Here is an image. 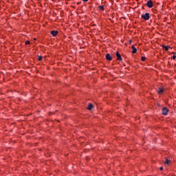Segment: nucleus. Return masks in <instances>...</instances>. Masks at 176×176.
Masks as SVG:
<instances>
[{
    "mask_svg": "<svg viewBox=\"0 0 176 176\" xmlns=\"http://www.w3.org/2000/svg\"><path fill=\"white\" fill-rule=\"evenodd\" d=\"M142 19H143L145 21L149 20L150 19V14L145 13L144 14L142 15Z\"/></svg>",
    "mask_w": 176,
    "mask_h": 176,
    "instance_id": "f257e3e1",
    "label": "nucleus"
},
{
    "mask_svg": "<svg viewBox=\"0 0 176 176\" xmlns=\"http://www.w3.org/2000/svg\"><path fill=\"white\" fill-rule=\"evenodd\" d=\"M168 113V109L167 108H162V115L164 116H167V114Z\"/></svg>",
    "mask_w": 176,
    "mask_h": 176,
    "instance_id": "f03ea898",
    "label": "nucleus"
},
{
    "mask_svg": "<svg viewBox=\"0 0 176 176\" xmlns=\"http://www.w3.org/2000/svg\"><path fill=\"white\" fill-rule=\"evenodd\" d=\"M146 6L147 7H148V8H152L153 7V3H152V1H148L146 3Z\"/></svg>",
    "mask_w": 176,
    "mask_h": 176,
    "instance_id": "7ed1b4c3",
    "label": "nucleus"
},
{
    "mask_svg": "<svg viewBox=\"0 0 176 176\" xmlns=\"http://www.w3.org/2000/svg\"><path fill=\"white\" fill-rule=\"evenodd\" d=\"M116 57L118 60L121 61L122 60V57H121V54H120L119 52H116Z\"/></svg>",
    "mask_w": 176,
    "mask_h": 176,
    "instance_id": "20e7f679",
    "label": "nucleus"
},
{
    "mask_svg": "<svg viewBox=\"0 0 176 176\" xmlns=\"http://www.w3.org/2000/svg\"><path fill=\"white\" fill-rule=\"evenodd\" d=\"M106 60L111 61L112 60V58L110 54H106Z\"/></svg>",
    "mask_w": 176,
    "mask_h": 176,
    "instance_id": "39448f33",
    "label": "nucleus"
},
{
    "mask_svg": "<svg viewBox=\"0 0 176 176\" xmlns=\"http://www.w3.org/2000/svg\"><path fill=\"white\" fill-rule=\"evenodd\" d=\"M157 94L162 95V93H164V89H162V88H159V89H157Z\"/></svg>",
    "mask_w": 176,
    "mask_h": 176,
    "instance_id": "423d86ee",
    "label": "nucleus"
},
{
    "mask_svg": "<svg viewBox=\"0 0 176 176\" xmlns=\"http://www.w3.org/2000/svg\"><path fill=\"white\" fill-rule=\"evenodd\" d=\"M131 49H132V54H136L137 48H135V46L132 45Z\"/></svg>",
    "mask_w": 176,
    "mask_h": 176,
    "instance_id": "0eeeda50",
    "label": "nucleus"
},
{
    "mask_svg": "<svg viewBox=\"0 0 176 176\" xmlns=\"http://www.w3.org/2000/svg\"><path fill=\"white\" fill-rule=\"evenodd\" d=\"M50 34L52 35V36H56L57 34H58V32L57 31H52L50 32Z\"/></svg>",
    "mask_w": 176,
    "mask_h": 176,
    "instance_id": "6e6552de",
    "label": "nucleus"
},
{
    "mask_svg": "<svg viewBox=\"0 0 176 176\" xmlns=\"http://www.w3.org/2000/svg\"><path fill=\"white\" fill-rule=\"evenodd\" d=\"M169 46L162 45V49L165 50L166 52L168 51Z\"/></svg>",
    "mask_w": 176,
    "mask_h": 176,
    "instance_id": "1a4fd4ad",
    "label": "nucleus"
},
{
    "mask_svg": "<svg viewBox=\"0 0 176 176\" xmlns=\"http://www.w3.org/2000/svg\"><path fill=\"white\" fill-rule=\"evenodd\" d=\"M92 108H93V104L89 103V106L87 107V109L91 111V110H92Z\"/></svg>",
    "mask_w": 176,
    "mask_h": 176,
    "instance_id": "9d476101",
    "label": "nucleus"
},
{
    "mask_svg": "<svg viewBox=\"0 0 176 176\" xmlns=\"http://www.w3.org/2000/svg\"><path fill=\"white\" fill-rule=\"evenodd\" d=\"M169 163H170V160H168V159H166V160H165V164L168 165Z\"/></svg>",
    "mask_w": 176,
    "mask_h": 176,
    "instance_id": "9b49d317",
    "label": "nucleus"
},
{
    "mask_svg": "<svg viewBox=\"0 0 176 176\" xmlns=\"http://www.w3.org/2000/svg\"><path fill=\"white\" fill-rule=\"evenodd\" d=\"M99 8H100V10H102V11L104 10V6H99Z\"/></svg>",
    "mask_w": 176,
    "mask_h": 176,
    "instance_id": "f8f14e48",
    "label": "nucleus"
},
{
    "mask_svg": "<svg viewBox=\"0 0 176 176\" xmlns=\"http://www.w3.org/2000/svg\"><path fill=\"white\" fill-rule=\"evenodd\" d=\"M30 42L29 41H26L25 42V45H30Z\"/></svg>",
    "mask_w": 176,
    "mask_h": 176,
    "instance_id": "ddd939ff",
    "label": "nucleus"
},
{
    "mask_svg": "<svg viewBox=\"0 0 176 176\" xmlns=\"http://www.w3.org/2000/svg\"><path fill=\"white\" fill-rule=\"evenodd\" d=\"M38 61H41V60H42V56H38Z\"/></svg>",
    "mask_w": 176,
    "mask_h": 176,
    "instance_id": "4468645a",
    "label": "nucleus"
},
{
    "mask_svg": "<svg viewBox=\"0 0 176 176\" xmlns=\"http://www.w3.org/2000/svg\"><path fill=\"white\" fill-rule=\"evenodd\" d=\"M145 59H146L145 56H142V61H145Z\"/></svg>",
    "mask_w": 176,
    "mask_h": 176,
    "instance_id": "2eb2a0df",
    "label": "nucleus"
},
{
    "mask_svg": "<svg viewBox=\"0 0 176 176\" xmlns=\"http://www.w3.org/2000/svg\"><path fill=\"white\" fill-rule=\"evenodd\" d=\"M172 58H173V60H175V59H176V56H175V55H173V56H172Z\"/></svg>",
    "mask_w": 176,
    "mask_h": 176,
    "instance_id": "dca6fc26",
    "label": "nucleus"
},
{
    "mask_svg": "<svg viewBox=\"0 0 176 176\" xmlns=\"http://www.w3.org/2000/svg\"><path fill=\"white\" fill-rule=\"evenodd\" d=\"M89 0H82V2H87Z\"/></svg>",
    "mask_w": 176,
    "mask_h": 176,
    "instance_id": "f3484780",
    "label": "nucleus"
},
{
    "mask_svg": "<svg viewBox=\"0 0 176 176\" xmlns=\"http://www.w3.org/2000/svg\"><path fill=\"white\" fill-rule=\"evenodd\" d=\"M160 170H164V168L160 167Z\"/></svg>",
    "mask_w": 176,
    "mask_h": 176,
    "instance_id": "a211bd4d",
    "label": "nucleus"
},
{
    "mask_svg": "<svg viewBox=\"0 0 176 176\" xmlns=\"http://www.w3.org/2000/svg\"><path fill=\"white\" fill-rule=\"evenodd\" d=\"M172 54H175V52H172Z\"/></svg>",
    "mask_w": 176,
    "mask_h": 176,
    "instance_id": "6ab92c4d",
    "label": "nucleus"
}]
</instances>
